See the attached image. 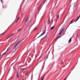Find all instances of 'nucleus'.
Instances as JSON below:
<instances>
[{
    "mask_svg": "<svg viewBox=\"0 0 80 80\" xmlns=\"http://www.w3.org/2000/svg\"><path fill=\"white\" fill-rule=\"evenodd\" d=\"M20 42V41H19L18 42H17V44L14 45L13 47V49H16V47L18 45L19 43Z\"/></svg>",
    "mask_w": 80,
    "mask_h": 80,
    "instance_id": "f257e3e1",
    "label": "nucleus"
},
{
    "mask_svg": "<svg viewBox=\"0 0 80 80\" xmlns=\"http://www.w3.org/2000/svg\"><path fill=\"white\" fill-rule=\"evenodd\" d=\"M63 31V29H62L60 31V32L59 33V35H60L62 33V32Z\"/></svg>",
    "mask_w": 80,
    "mask_h": 80,
    "instance_id": "f03ea898",
    "label": "nucleus"
},
{
    "mask_svg": "<svg viewBox=\"0 0 80 80\" xmlns=\"http://www.w3.org/2000/svg\"><path fill=\"white\" fill-rule=\"evenodd\" d=\"M16 50H17L16 49H12V52L14 53L16 52Z\"/></svg>",
    "mask_w": 80,
    "mask_h": 80,
    "instance_id": "7ed1b4c3",
    "label": "nucleus"
},
{
    "mask_svg": "<svg viewBox=\"0 0 80 80\" xmlns=\"http://www.w3.org/2000/svg\"><path fill=\"white\" fill-rule=\"evenodd\" d=\"M45 32L44 31L42 33V34L41 35L39 36L38 37V38H39L41 36H42V35H44V34H45Z\"/></svg>",
    "mask_w": 80,
    "mask_h": 80,
    "instance_id": "20e7f679",
    "label": "nucleus"
},
{
    "mask_svg": "<svg viewBox=\"0 0 80 80\" xmlns=\"http://www.w3.org/2000/svg\"><path fill=\"white\" fill-rule=\"evenodd\" d=\"M27 69V68H21L20 69V70L21 71H23L24 70H25L26 69Z\"/></svg>",
    "mask_w": 80,
    "mask_h": 80,
    "instance_id": "39448f33",
    "label": "nucleus"
},
{
    "mask_svg": "<svg viewBox=\"0 0 80 80\" xmlns=\"http://www.w3.org/2000/svg\"><path fill=\"white\" fill-rule=\"evenodd\" d=\"M47 35H46L45 36V37H44L42 38L41 40H42L43 39H44L45 38H47Z\"/></svg>",
    "mask_w": 80,
    "mask_h": 80,
    "instance_id": "423d86ee",
    "label": "nucleus"
},
{
    "mask_svg": "<svg viewBox=\"0 0 80 80\" xmlns=\"http://www.w3.org/2000/svg\"><path fill=\"white\" fill-rule=\"evenodd\" d=\"M3 7L4 8H6L7 7V6L6 5H4L3 6Z\"/></svg>",
    "mask_w": 80,
    "mask_h": 80,
    "instance_id": "0eeeda50",
    "label": "nucleus"
},
{
    "mask_svg": "<svg viewBox=\"0 0 80 80\" xmlns=\"http://www.w3.org/2000/svg\"><path fill=\"white\" fill-rule=\"evenodd\" d=\"M72 37L71 38H70L69 41V43H70L72 41Z\"/></svg>",
    "mask_w": 80,
    "mask_h": 80,
    "instance_id": "6e6552de",
    "label": "nucleus"
},
{
    "mask_svg": "<svg viewBox=\"0 0 80 80\" xmlns=\"http://www.w3.org/2000/svg\"><path fill=\"white\" fill-rule=\"evenodd\" d=\"M50 23V20H48V22H47V24L48 25Z\"/></svg>",
    "mask_w": 80,
    "mask_h": 80,
    "instance_id": "1a4fd4ad",
    "label": "nucleus"
},
{
    "mask_svg": "<svg viewBox=\"0 0 80 80\" xmlns=\"http://www.w3.org/2000/svg\"><path fill=\"white\" fill-rule=\"evenodd\" d=\"M80 17V16H79V17L78 18V19H77V20H76V21H75V22H76L79 19Z\"/></svg>",
    "mask_w": 80,
    "mask_h": 80,
    "instance_id": "9d476101",
    "label": "nucleus"
},
{
    "mask_svg": "<svg viewBox=\"0 0 80 80\" xmlns=\"http://www.w3.org/2000/svg\"><path fill=\"white\" fill-rule=\"evenodd\" d=\"M54 26H53L52 27V28H51V29L52 30H53L54 28Z\"/></svg>",
    "mask_w": 80,
    "mask_h": 80,
    "instance_id": "9b49d317",
    "label": "nucleus"
},
{
    "mask_svg": "<svg viewBox=\"0 0 80 80\" xmlns=\"http://www.w3.org/2000/svg\"><path fill=\"white\" fill-rule=\"evenodd\" d=\"M14 33L12 34H11L10 35V37L13 36L14 35Z\"/></svg>",
    "mask_w": 80,
    "mask_h": 80,
    "instance_id": "f8f14e48",
    "label": "nucleus"
},
{
    "mask_svg": "<svg viewBox=\"0 0 80 80\" xmlns=\"http://www.w3.org/2000/svg\"><path fill=\"white\" fill-rule=\"evenodd\" d=\"M28 19V18H26V19L25 20V21H24L25 22H27V21Z\"/></svg>",
    "mask_w": 80,
    "mask_h": 80,
    "instance_id": "ddd939ff",
    "label": "nucleus"
},
{
    "mask_svg": "<svg viewBox=\"0 0 80 80\" xmlns=\"http://www.w3.org/2000/svg\"><path fill=\"white\" fill-rule=\"evenodd\" d=\"M41 5H42V4L40 5L39 7L38 8V10H39V8H40V7H41Z\"/></svg>",
    "mask_w": 80,
    "mask_h": 80,
    "instance_id": "4468645a",
    "label": "nucleus"
},
{
    "mask_svg": "<svg viewBox=\"0 0 80 80\" xmlns=\"http://www.w3.org/2000/svg\"><path fill=\"white\" fill-rule=\"evenodd\" d=\"M73 21V19H72V21H71V22H70L69 25H70V24H71L72 23Z\"/></svg>",
    "mask_w": 80,
    "mask_h": 80,
    "instance_id": "2eb2a0df",
    "label": "nucleus"
},
{
    "mask_svg": "<svg viewBox=\"0 0 80 80\" xmlns=\"http://www.w3.org/2000/svg\"><path fill=\"white\" fill-rule=\"evenodd\" d=\"M45 76V75L41 79V80H43V79L44 78V77Z\"/></svg>",
    "mask_w": 80,
    "mask_h": 80,
    "instance_id": "dca6fc26",
    "label": "nucleus"
},
{
    "mask_svg": "<svg viewBox=\"0 0 80 80\" xmlns=\"http://www.w3.org/2000/svg\"><path fill=\"white\" fill-rule=\"evenodd\" d=\"M10 37H11V36H9L8 37L6 38V39H8L10 38Z\"/></svg>",
    "mask_w": 80,
    "mask_h": 80,
    "instance_id": "f3484780",
    "label": "nucleus"
},
{
    "mask_svg": "<svg viewBox=\"0 0 80 80\" xmlns=\"http://www.w3.org/2000/svg\"><path fill=\"white\" fill-rule=\"evenodd\" d=\"M28 72H27L26 73V76L28 74Z\"/></svg>",
    "mask_w": 80,
    "mask_h": 80,
    "instance_id": "a211bd4d",
    "label": "nucleus"
},
{
    "mask_svg": "<svg viewBox=\"0 0 80 80\" xmlns=\"http://www.w3.org/2000/svg\"><path fill=\"white\" fill-rule=\"evenodd\" d=\"M21 30V28H20L19 29H18V32H19L20 30Z\"/></svg>",
    "mask_w": 80,
    "mask_h": 80,
    "instance_id": "6ab92c4d",
    "label": "nucleus"
},
{
    "mask_svg": "<svg viewBox=\"0 0 80 80\" xmlns=\"http://www.w3.org/2000/svg\"><path fill=\"white\" fill-rule=\"evenodd\" d=\"M45 3V1H43V5Z\"/></svg>",
    "mask_w": 80,
    "mask_h": 80,
    "instance_id": "aec40b11",
    "label": "nucleus"
},
{
    "mask_svg": "<svg viewBox=\"0 0 80 80\" xmlns=\"http://www.w3.org/2000/svg\"><path fill=\"white\" fill-rule=\"evenodd\" d=\"M17 77H18V78L19 76H18V73H17Z\"/></svg>",
    "mask_w": 80,
    "mask_h": 80,
    "instance_id": "412c9836",
    "label": "nucleus"
},
{
    "mask_svg": "<svg viewBox=\"0 0 80 80\" xmlns=\"http://www.w3.org/2000/svg\"><path fill=\"white\" fill-rule=\"evenodd\" d=\"M68 76H67V78H65L64 80H66V79L68 77Z\"/></svg>",
    "mask_w": 80,
    "mask_h": 80,
    "instance_id": "4be33fe9",
    "label": "nucleus"
},
{
    "mask_svg": "<svg viewBox=\"0 0 80 80\" xmlns=\"http://www.w3.org/2000/svg\"><path fill=\"white\" fill-rule=\"evenodd\" d=\"M59 15H57V18H59Z\"/></svg>",
    "mask_w": 80,
    "mask_h": 80,
    "instance_id": "5701e85b",
    "label": "nucleus"
},
{
    "mask_svg": "<svg viewBox=\"0 0 80 80\" xmlns=\"http://www.w3.org/2000/svg\"><path fill=\"white\" fill-rule=\"evenodd\" d=\"M37 28H34V30H37Z\"/></svg>",
    "mask_w": 80,
    "mask_h": 80,
    "instance_id": "b1692460",
    "label": "nucleus"
},
{
    "mask_svg": "<svg viewBox=\"0 0 80 80\" xmlns=\"http://www.w3.org/2000/svg\"><path fill=\"white\" fill-rule=\"evenodd\" d=\"M60 37V35H59L58 36V37H57V38H56L55 40H56L58 38V37Z\"/></svg>",
    "mask_w": 80,
    "mask_h": 80,
    "instance_id": "393cba45",
    "label": "nucleus"
},
{
    "mask_svg": "<svg viewBox=\"0 0 80 80\" xmlns=\"http://www.w3.org/2000/svg\"><path fill=\"white\" fill-rule=\"evenodd\" d=\"M5 33V32H3L2 34H1V35H4Z\"/></svg>",
    "mask_w": 80,
    "mask_h": 80,
    "instance_id": "a878e982",
    "label": "nucleus"
},
{
    "mask_svg": "<svg viewBox=\"0 0 80 80\" xmlns=\"http://www.w3.org/2000/svg\"><path fill=\"white\" fill-rule=\"evenodd\" d=\"M18 21V20H16V21L15 22V23H16L17 22V21Z\"/></svg>",
    "mask_w": 80,
    "mask_h": 80,
    "instance_id": "bb28decb",
    "label": "nucleus"
},
{
    "mask_svg": "<svg viewBox=\"0 0 80 80\" xmlns=\"http://www.w3.org/2000/svg\"><path fill=\"white\" fill-rule=\"evenodd\" d=\"M19 17H18V19H17V20H19Z\"/></svg>",
    "mask_w": 80,
    "mask_h": 80,
    "instance_id": "cd10ccee",
    "label": "nucleus"
},
{
    "mask_svg": "<svg viewBox=\"0 0 80 80\" xmlns=\"http://www.w3.org/2000/svg\"><path fill=\"white\" fill-rule=\"evenodd\" d=\"M5 53H6V52H5L3 54H2V55H3V54H5Z\"/></svg>",
    "mask_w": 80,
    "mask_h": 80,
    "instance_id": "c85d7f7f",
    "label": "nucleus"
},
{
    "mask_svg": "<svg viewBox=\"0 0 80 80\" xmlns=\"http://www.w3.org/2000/svg\"><path fill=\"white\" fill-rule=\"evenodd\" d=\"M1 2H2V0H1Z\"/></svg>",
    "mask_w": 80,
    "mask_h": 80,
    "instance_id": "c756f323",
    "label": "nucleus"
},
{
    "mask_svg": "<svg viewBox=\"0 0 80 80\" xmlns=\"http://www.w3.org/2000/svg\"><path fill=\"white\" fill-rule=\"evenodd\" d=\"M57 20H58L57 19H56V21H55V22H56L57 21Z\"/></svg>",
    "mask_w": 80,
    "mask_h": 80,
    "instance_id": "7c9ffc66",
    "label": "nucleus"
},
{
    "mask_svg": "<svg viewBox=\"0 0 80 80\" xmlns=\"http://www.w3.org/2000/svg\"><path fill=\"white\" fill-rule=\"evenodd\" d=\"M46 0H44L43 2H46Z\"/></svg>",
    "mask_w": 80,
    "mask_h": 80,
    "instance_id": "2f4dec72",
    "label": "nucleus"
},
{
    "mask_svg": "<svg viewBox=\"0 0 80 80\" xmlns=\"http://www.w3.org/2000/svg\"><path fill=\"white\" fill-rule=\"evenodd\" d=\"M8 50V48L6 52H7V51Z\"/></svg>",
    "mask_w": 80,
    "mask_h": 80,
    "instance_id": "473e14b6",
    "label": "nucleus"
},
{
    "mask_svg": "<svg viewBox=\"0 0 80 80\" xmlns=\"http://www.w3.org/2000/svg\"><path fill=\"white\" fill-rule=\"evenodd\" d=\"M71 1H72V0H71L70 1V2H71Z\"/></svg>",
    "mask_w": 80,
    "mask_h": 80,
    "instance_id": "72a5a7b5",
    "label": "nucleus"
},
{
    "mask_svg": "<svg viewBox=\"0 0 80 80\" xmlns=\"http://www.w3.org/2000/svg\"><path fill=\"white\" fill-rule=\"evenodd\" d=\"M79 37H80V35H79Z\"/></svg>",
    "mask_w": 80,
    "mask_h": 80,
    "instance_id": "f704fd0d",
    "label": "nucleus"
},
{
    "mask_svg": "<svg viewBox=\"0 0 80 80\" xmlns=\"http://www.w3.org/2000/svg\"><path fill=\"white\" fill-rule=\"evenodd\" d=\"M0 56H1V54H0Z\"/></svg>",
    "mask_w": 80,
    "mask_h": 80,
    "instance_id": "c9c22d12",
    "label": "nucleus"
},
{
    "mask_svg": "<svg viewBox=\"0 0 80 80\" xmlns=\"http://www.w3.org/2000/svg\"><path fill=\"white\" fill-rule=\"evenodd\" d=\"M78 35H77V36H78Z\"/></svg>",
    "mask_w": 80,
    "mask_h": 80,
    "instance_id": "e433bc0d",
    "label": "nucleus"
},
{
    "mask_svg": "<svg viewBox=\"0 0 80 80\" xmlns=\"http://www.w3.org/2000/svg\"><path fill=\"white\" fill-rule=\"evenodd\" d=\"M43 32H44V31H42Z\"/></svg>",
    "mask_w": 80,
    "mask_h": 80,
    "instance_id": "4c0bfd02",
    "label": "nucleus"
},
{
    "mask_svg": "<svg viewBox=\"0 0 80 80\" xmlns=\"http://www.w3.org/2000/svg\"><path fill=\"white\" fill-rule=\"evenodd\" d=\"M22 80H24L23 79H22Z\"/></svg>",
    "mask_w": 80,
    "mask_h": 80,
    "instance_id": "58836bf2",
    "label": "nucleus"
}]
</instances>
